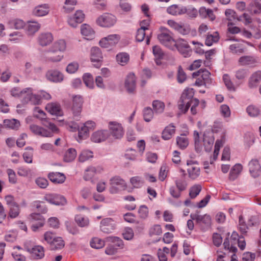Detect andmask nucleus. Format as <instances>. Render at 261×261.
Returning a JSON list of instances; mask_svg holds the SVG:
<instances>
[{
    "label": "nucleus",
    "instance_id": "33",
    "mask_svg": "<svg viewBox=\"0 0 261 261\" xmlns=\"http://www.w3.org/2000/svg\"><path fill=\"white\" fill-rule=\"evenodd\" d=\"M152 53L154 56L155 61L157 65L161 64V60L163 58L164 54L160 46L155 45L152 47Z\"/></svg>",
    "mask_w": 261,
    "mask_h": 261
},
{
    "label": "nucleus",
    "instance_id": "3",
    "mask_svg": "<svg viewBox=\"0 0 261 261\" xmlns=\"http://www.w3.org/2000/svg\"><path fill=\"white\" fill-rule=\"evenodd\" d=\"M117 21L116 16L111 13H105L99 16L96 20V24L102 28H111L114 25Z\"/></svg>",
    "mask_w": 261,
    "mask_h": 261
},
{
    "label": "nucleus",
    "instance_id": "26",
    "mask_svg": "<svg viewBox=\"0 0 261 261\" xmlns=\"http://www.w3.org/2000/svg\"><path fill=\"white\" fill-rule=\"evenodd\" d=\"M45 109L51 115L62 116L63 114L61 106L58 103H49L46 106Z\"/></svg>",
    "mask_w": 261,
    "mask_h": 261
},
{
    "label": "nucleus",
    "instance_id": "45",
    "mask_svg": "<svg viewBox=\"0 0 261 261\" xmlns=\"http://www.w3.org/2000/svg\"><path fill=\"white\" fill-rule=\"evenodd\" d=\"M249 74L248 71L245 69H239L235 72V77L240 83H242Z\"/></svg>",
    "mask_w": 261,
    "mask_h": 261
},
{
    "label": "nucleus",
    "instance_id": "22",
    "mask_svg": "<svg viewBox=\"0 0 261 261\" xmlns=\"http://www.w3.org/2000/svg\"><path fill=\"white\" fill-rule=\"evenodd\" d=\"M49 7L47 4H42L35 7L32 10V15L37 17H42L48 14Z\"/></svg>",
    "mask_w": 261,
    "mask_h": 261
},
{
    "label": "nucleus",
    "instance_id": "24",
    "mask_svg": "<svg viewBox=\"0 0 261 261\" xmlns=\"http://www.w3.org/2000/svg\"><path fill=\"white\" fill-rule=\"evenodd\" d=\"M49 179L55 184H62L66 180V176L60 172H50L47 175Z\"/></svg>",
    "mask_w": 261,
    "mask_h": 261
},
{
    "label": "nucleus",
    "instance_id": "64",
    "mask_svg": "<svg viewBox=\"0 0 261 261\" xmlns=\"http://www.w3.org/2000/svg\"><path fill=\"white\" fill-rule=\"evenodd\" d=\"M130 182L132 186L136 188H140L144 184L143 180L138 176L133 177L130 178Z\"/></svg>",
    "mask_w": 261,
    "mask_h": 261
},
{
    "label": "nucleus",
    "instance_id": "57",
    "mask_svg": "<svg viewBox=\"0 0 261 261\" xmlns=\"http://www.w3.org/2000/svg\"><path fill=\"white\" fill-rule=\"evenodd\" d=\"M9 208V217L11 218H15L18 216L20 211L17 203L10 206Z\"/></svg>",
    "mask_w": 261,
    "mask_h": 261
},
{
    "label": "nucleus",
    "instance_id": "12",
    "mask_svg": "<svg viewBox=\"0 0 261 261\" xmlns=\"http://www.w3.org/2000/svg\"><path fill=\"white\" fill-rule=\"evenodd\" d=\"M85 18V14L82 10H77L74 15L69 17L68 23L72 28H76L79 23H82Z\"/></svg>",
    "mask_w": 261,
    "mask_h": 261
},
{
    "label": "nucleus",
    "instance_id": "17",
    "mask_svg": "<svg viewBox=\"0 0 261 261\" xmlns=\"http://www.w3.org/2000/svg\"><path fill=\"white\" fill-rule=\"evenodd\" d=\"M103 170L101 166L98 165L96 167L90 166L85 170L83 178L85 180H90L95 174L101 173Z\"/></svg>",
    "mask_w": 261,
    "mask_h": 261
},
{
    "label": "nucleus",
    "instance_id": "32",
    "mask_svg": "<svg viewBox=\"0 0 261 261\" xmlns=\"http://www.w3.org/2000/svg\"><path fill=\"white\" fill-rule=\"evenodd\" d=\"M3 123L5 127L15 130L18 129L20 126L19 121L15 119H5Z\"/></svg>",
    "mask_w": 261,
    "mask_h": 261
},
{
    "label": "nucleus",
    "instance_id": "55",
    "mask_svg": "<svg viewBox=\"0 0 261 261\" xmlns=\"http://www.w3.org/2000/svg\"><path fill=\"white\" fill-rule=\"evenodd\" d=\"M202 187L200 185H195L190 189L189 196L191 198H195L200 193Z\"/></svg>",
    "mask_w": 261,
    "mask_h": 261
},
{
    "label": "nucleus",
    "instance_id": "59",
    "mask_svg": "<svg viewBox=\"0 0 261 261\" xmlns=\"http://www.w3.org/2000/svg\"><path fill=\"white\" fill-rule=\"evenodd\" d=\"M143 117L145 121H150L153 117V112L152 110L149 107L145 108L143 110Z\"/></svg>",
    "mask_w": 261,
    "mask_h": 261
},
{
    "label": "nucleus",
    "instance_id": "6",
    "mask_svg": "<svg viewBox=\"0 0 261 261\" xmlns=\"http://www.w3.org/2000/svg\"><path fill=\"white\" fill-rule=\"evenodd\" d=\"M120 36L117 34L109 35L100 39L99 44L103 48H109L116 45L120 40Z\"/></svg>",
    "mask_w": 261,
    "mask_h": 261
},
{
    "label": "nucleus",
    "instance_id": "52",
    "mask_svg": "<svg viewBox=\"0 0 261 261\" xmlns=\"http://www.w3.org/2000/svg\"><path fill=\"white\" fill-rule=\"evenodd\" d=\"M176 143L177 145L181 149H185L189 144V141L187 138L183 135H181L180 136L177 137Z\"/></svg>",
    "mask_w": 261,
    "mask_h": 261
},
{
    "label": "nucleus",
    "instance_id": "48",
    "mask_svg": "<svg viewBox=\"0 0 261 261\" xmlns=\"http://www.w3.org/2000/svg\"><path fill=\"white\" fill-rule=\"evenodd\" d=\"M78 130V142H80L82 140L86 139L89 136V130L84 124L81 127H79Z\"/></svg>",
    "mask_w": 261,
    "mask_h": 261
},
{
    "label": "nucleus",
    "instance_id": "34",
    "mask_svg": "<svg viewBox=\"0 0 261 261\" xmlns=\"http://www.w3.org/2000/svg\"><path fill=\"white\" fill-rule=\"evenodd\" d=\"M23 249L19 246H15L13 249L12 255L17 261H25L26 257L22 254Z\"/></svg>",
    "mask_w": 261,
    "mask_h": 261
},
{
    "label": "nucleus",
    "instance_id": "21",
    "mask_svg": "<svg viewBox=\"0 0 261 261\" xmlns=\"http://www.w3.org/2000/svg\"><path fill=\"white\" fill-rule=\"evenodd\" d=\"M100 229L105 233L111 232L115 229V224L113 219L111 218L102 219L100 223Z\"/></svg>",
    "mask_w": 261,
    "mask_h": 261
},
{
    "label": "nucleus",
    "instance_id": "39",
    "mask_svg": "<svg viewBox=\"0 0 261 261\" xmlns=\"http://www.w3.org/2000/svg\"><path fill=\"white\" fill-rule=\"evenodd\" d=\"M250 174L254 178L258 177L261 173L260 164H248Z\"/></svg>",
    "mask_w": 261,
    "mask_h": 261
},
{
    "label": "nucleus",
    "instance_id": "49",
    "mask_svg": "<svg viewBox=\"0 0 261 261\" xmlns=\"http://www.w3.org/2000/svg\"><path fill=\"white\" fill-rule=\"evenodd\" d=\"M63 122V125H65L67 129H68L69 131L75 132L79 128V125L77 123L74 121H73L70 119L64 121L62 120Z\"/></svg>",
    "mask_w": 261,
    "mask_h": 261
},
{
    "label": "nucleus",
    "instance_id": "42",
    "mask_svg": "<svg viewBox=\"0 0 261 261\" xmlns=\"http://www.w3.org/2000/svg\"><path fill=\"white\" fill-rule=\"evenodd\" d=\"M76 4V0H66L63 7L64 12L66 13L71 12L74 9Z\"/></svg>",
    "mask_w": 261,
    "mask_h": 261
},
{
    "label": "nucleus",
    "instance_id": "63",
    "mask_svg": "<svg viewBox=\"0 0 261 261\" xmlns=\"http://www.w3.org/2000/svg\"><path fill=\"white\" fill-rule=\"evenodd\" d=\"M75 220L78 225L80 227H85L89 225V222L88 218H84L81 216H76Z\"/></svg>",
    "mask_w": 261,
    "mask_h": 261
},
{
    "label": "nucleus",
    "instance_id": "30",
    "mask_svg": "<svg viewBox=\"0 0 261 261\" xmlns=\"http://www.w3.org/2000/svg\"><path fill=\"white\" fill-rule=\"evenodd\" d=\"M175 132V126L173 123L167 126L163 130L162 138L165 140H170L174 135Z\"/></svg>",
    "mask_w": 261,
    "mask_h": 261
},
{
    "label": "nucleus",
    "instance_id": "61",
    "mask_svg": "<svg viewBox=\"0 0 261 261\" xmlns=\"http://www.w3.org/2000/svg\"><path fill=\"white\" fill-rule=\"evenodd\" d=\"M223 80L225 86L229 90L235 91L236 89L234 86L228 74H225L223 76Z\"/></svg>",
    "mask_w": 261,
    "mask_h": 261
},
{
    "label": "nucleus",
    "instance_id": "16",
    "mask_svg": "<svg viewBox=\"0 0 261 261\" xmlns=\"http://www.w3.org/2000/svg\"><path fill=\"white\" fill-rule=\"evenodd\" d=\"M44 199L48 202L57 205H64L66 203L65 197L58 194H46L44 197Z\"/></svg>",
    "mask_w": 261,
    "mask_h": 261
},
{
    "label": "nucleus",
    "instance_id": "60",
    "mask_svg": "<svg viewBox=\"0 0 261 261\" xmlns=\"http://www.w3.org/2000/svg\"><path fill=\"white\" fill-rule=\"evenodd\" d=\"M79 67V64L77 62H72L68 64L66 71L70 74L74 73L77 71Z\"/></svg>",
    "mask_w": 261,
    "mask_h": 261
},
{
    "label": "nucleus",
    "instance_id": "43",
    "mask_svg": "<svg viewBox=\"0 0 261 261\" xmlns=\"http://www.w3.org/2000/svg\"><path fill=\"white\" fill-rule=\"evenodd\" d=\"M93 157V152L89 150H83L79 155V160L81 162H85L89 161Z\"/></svg>",
    "mask_w": 261,
    "mask_h": 261
},
{
    "label": "nucleus",
    "instance_id": "27",
    "mask_svg": "<svg viewBox=\"0 0 261 261\" xmlns=\"http://www.w3.org/2000/svg\"><path fill=\"white\" fill-rule=\"evenodd\" d=\"M37 40L39 45L45 46L52 42L53 37L50 33H42L38 36Z\"/></svg>",
    "mask_w": 261,
    "mask_h": 261
},
{
    "label": "nucleus",
    "instance_id": "53",
    "mask_svg": "<svg viewBox=\"0 0 261 261\" xmlns=\"http://www.w3.org/2000/svg\"><path fill=\"white\" fill-rule=\"evenodd\" d=\"M239 62L242 65H249L254 64L256 61L253 57L247 56L241 57Z\"/></svg>",
    "mask_w": 261,
    "mask_h": 261
},
{
    "label": "nucleus",
    "instance_id": "56",
    "mask_svg": "<svg viewBox=\"0 0 261 261\" xmlns=\"http://www.w3.org/2000/svg\"><path fill=\"white\" fill-rule=\"evenodd\" d=\"M152 107L154 111L156 113H162L165 109L164 102L159 100H154L152 102Z\"/></svg>",
    "mask_w": 261,
    "mask_h": 261
},
{
    "label": "nucleus",
    "instance_id": "54",
    "mask_svg": "<svg viewBox=\"0 0 261 261\" xmlns=\"http://www.w3.org/2000/svg\"><path fill=\"white\" fill-rule=\"evenodd\" d=\"M90 245L95 249L102 248L105 246V241L98 238H94L90 242Z\"/></svg>",
    "mask_w": 261,
    "mask_h": 261
},
{
    "label": "nucleus",
    "instance_id": "25",
    "mask_svg": "<svg viewBox=\"0 0 261 261\" xmlns=\"http://www.w3.org/2000/svg\"><path fill=\"white\" fill-rule=\"evenodd\" d=\"M185 168L191 179H194L200 175V169L198 164H186Z\"/></svg>",
    "mask_w": 261,
    "mask_h": 261
},
{
    "label": "nucleus",
    "instance_id": "28",
    "mask_svg": "<svg viewBox=\"0 0 261 261\" xmlns=\"http://www.w3.org/2000/svg\"><path fill=\"white\" fill-rule=\"evenodd\" d=\"M186 11V7L177 5H172L167 9V13L172 15H182Z\"/></svg>",
    "mask_w": 261,
    "mask_h": 261
},
{
    "label": "nucleus",
    "instance_id": "51",
    "mask_svg": "<svg viewBox=\"0 0 261 261\" xmlns=\"http://www.w3.org/2000/svg\"><path fill=\"white\" fill-rule=\"evenodd\" d=\"M65 243L61 237H56L50 247L51 250L61 249L64 247Z\"/></svg>",
    "mask_w": 261,
    "mask_h": 261
},
{
    "label": "nucleus",
    "instance_id": "38",
    "mask_svg": "<svg viewBox=\"0 0 261 261\" xmlns=\"http://www.w3.org/2000/svg\"><path fill=\"white\" fill-rule=\"evenodd\" d=\"M77 155L76 151L75 149L70 148L65 152L64 155V160L66 162H71L73 161Z\"/></svg>",
    "mask_w": 261,
    "mask_h": 261
},
{
    "label": "nucleus",
    "instance_id": "8",
    "mask_svg": "<svg viewBox=\"0 0 261 261\" xmlns=\"http://www.w3.org/2000/svg\"><path fill=\"white\" fill-rule=\"evenodd\" d=\"M24 249L31 253L32 257L35 259H41L44 256V249L41 246L37 245L31 247L26 243L24 244Z\"/></svg>",
    "mask_w": 261,
    "mask_h": 261
},
{
    "label": "nucleus",
    "instance_id": "15",
    "mask_svg": "<svg viewBox=\"0 0 261 261\" xmlns=\"http://www.w3.org/2000/svg\"><path fill=\"white\" fill-rule=\"evenodd\" d=\"M190 217L192 220H195L197 223L200 225L203 224L205 227H208L211 225V218L208 215H200L198 213L191 214Z\"/></svg>",
    "mask_w": 261,
    "mask_h": 261
},
{
    "label": "nucleus",
    "instance_id": "9",
    "mask_svg": "<svg viewBox=\"0 0 261 261\" xmlns=\"http://www.w3.org/2000/svg\"><path fill=\"white\" fill-rule=\"evenodd\" d=\"M45 77L49 82L55 83L62 82L64 78L63 74L57 69L48 70L45 74Z\"/></svg>",
    "mask_w": 261,
    "mask_h": 261
},
{
    "label": "nucleus",
    "instance_id": "37",
    "mask_svg": "<svg viewBox=\"0 0 261 261\" xmlns=\"http://www.w3.org/2000/svg\"><path fill=\"white\" fill-rule=\"evenodd\" d=\"M116 62L121 66L126 65L129 61V56L126 53H119L116 56Z\"/></svg>",
    "mask_w": 261,
    "mask_h": 261
},
{
    "label": "nucleus",
    "instance_id": "23",
    "mask_svg": "<svg viewBox=\"0 0 261 261\" xmlns=\"http://www.w3.org/2000/svg\"><path fill=\"white\" fill-rule=\"evenodd\" d=\"M66 49V43L63 39H60L53 44L49 48L48 52L55 53L58 51L64 52Z\"/></svg>",
    "mask_w": 261,
    "mask_h": 261
},
{
    "label": "nucleus",
    "instance_id": "44",
    "mask_svg": "<svg viewBox=\"0 0 261 261\" xmlns=\"http://www.w3.org/2000/svg\"><path fill=\"white\" fill-rule=\"evenodd\" d=\"M242 169L241 164H234L230 170L229 178L231 180H234L240 174Z\"/></svg>",
    "mask_w": 261,
    "mask_h": 261
},
{
    "label": "nucleus",
    "instance_id": "19",
    "mask_svg": "<svg viewBox=\"0 0 261 261\" xmlns=\"http://www.w3.org/2000/svg\"><path fill=\"white\" fill-rule=\"evenodd\" d=\"M41 24L36 21H28L26 23L25 31L28 36H34L40 30Z\"/></svg>",
    "mask_w": 261,
    "mask_h": 261
},
{
    "label": "nucleus",
    "instance_id": "5",
    "mask_svg": "<svg viewBox=\"0 0 261 261\" xmlns=\"http://www.w3.org/2000/svg\"><path fill=\"white\" fill-rule=\"evenodd\" d=\"M83 99L81 96L76 95L73 97V104L71 108L73 118L79 120L82 110Z\"/></svg>",
    "mask_w": 261,
    "mask_h": 261
},
{
    "label": "nucleus",
    "instance_id": "14",
    "mask_svg": "<svg viewBox=\"0 0 261 261\" xmlns=\"http://www.w3.org/2000/svg\"><path fill=\"white\" fill-rule=\"evenodd\" d=\"M136 78L135 74L133 73H129L127 75L125 82L124 87L129 93H134L136 88Z\"/></svg>",
    "mask_w": 261,
    "mask_h": 261
},
{
    "label": "nucleus",
    "instance_id": "10",
    "mask_svg": "<svg viewBox=\"0 0 261 261\" xmlns=\"http://www.w3.org/2000/svg\"><path fill=\"white\" fill-rule=\"evenodd\" d=\"M110 184L111 185L110 191L111 193H115L118 192V190L116 187L118 186V188L121 190H124L126 187L125 181L119 176H114L110 180Z\"/></svg>",
    "mask_w": 261,
    "mask_h": 261
},
{
    "label": "nucleus",
    "instance_id": "2",
    "mask_svg": "<svg viewBox=\"0 0 261 261\" xmlns=\"http://www.w3.org/2000/svg\"><path fill=\"white\" fill-rule=\"evenodd\" d=\"M160 42L167 47L174 50L175 49V40L173 39L171 32L166 28H162L158 35Z\"/></svg>",
    "mask_w": 261,
    "mask_h": 261
},
{
    "label": "nucleus",
    "instance_id": "47",
    "mask_svg": "<svg viewBox=\"0 0 261 261\" xmlns=\"http://www.w3.org/2000/svg\"><path fill=\"white\" fill-rule=\"evenodd\" d=\"M250 12L254 14H259L261 12V1L255 0L251 2L249 9Z\"/></svg>",
    "mask_w": 261,
    "mask_h": 261
},
{
    "label": "nucleus",
    "instance_id": "36",
    "mask_svg": "<svg viewBox=\"0 0 261 261\" xmlns=\"http://www.w3.org/2000/svg\"><path fill=\"white\" fill-rule=\"evenodd\" d=\"M81 32L83 36L87 37V39H90L94 37V31L92 28L87 24H83L81 27Z\"/></svg>",
    "mask_w": 261,
    "mask_h": 261
},
{
    "label": "nucleus",
    "instance_id": "13",
    "mask_svg": "<svg viewBox=\"0 0 261 261\" xmlns=\"http://www.w3.org/2000/svg\"><path fill=\"white\" fill-rule=\"evenodd\" d=\"M109 127L112 135L116 139H120L123 136L124 131L120 123L115 121L110 122Z\"/></svg>",
    "mask_w": 261,
    "mask_h": 261
},
{
    "label": "nucleus",
    "instance_id": "62",
    "mask_svg": "<svg viewBox=\"0 0 261 261\" xmlns=\"http://www.w3.org/2000/svg\"><path fill=\"white\" fill-rule=\"evenodd\" d=\"M178 109L184 113H186L190 107V103L187 100L180 98L178 104Z\"/></svg>",
    "mask_w": 261,
    "mask_h": 261
},
{
    "label": "nucleus",
    "instance_id": "35",
    "mask_svg": "<svg viewBox=\"0 0 261 261\" xmlns=\"http://www.w3.org/2000/svg\"><path fill=\"white\" fill-rule=\"evenodd\" d=\"M261 81V71H257L252 74L249 81V86L254 88L257 86Z\"/></svg>",
    "mask_w": 261,
    "mask_h": 261
},
{
    "label": "nucleus",
    "instance_id": "1",
    "mask_svg": "<svg viewBox=\"0 0 261 261\" xmlns=\"http://www.w3.org/2000/svg\"><path fill=\"white\" fill-rule=\"evenodd\" d=\"M43 125L48 128L49 130L34 124H31L29 128L34 135L43 137H51L53 136L54 133H57L58 131L57 127L53 123L48 120H45L44 121Z\"/></svg>",
    "mask_w": 261,
    "mask_h": 261
},
{
    "label": "nucleus",
    "instance_id": "31",
    "mask_svg": "<svg viewBox=\"0 0 261 261\" xmlns=\"http://www.w3.org/2000/svg\"><path fill=\"white\" fill-rule=\"evenodd\" d=\"M8 40L14 43H18L22 41L24 38V34L20 32L15 31L9 35Z\"/></svg>",
    "mask_w": 261,
    "mask_h": 261
},
{
    "label": "nucleus",
    "instance_id": "41",
    "mask_svg": "<svg viewBox=\"0 0 261 261\" xmlns=\"http://www.w3.org/2000/svg\"><path fill=\"white\" fill-rule=\"evenodd\" d=\"M83 80L86 86L90 89L95 87L93 76L90 73H86L83 76Z\"/></svg>",
    "mask_w": 261,
    "mask_h": 261
},
{
    "label": "nucleus",
    "instance_id": "40",
    "mask_svg": "<svg viewBox=\"0 0 261 261\" xmlns=\"http://www.w3.org/2000/svg\"><path fill=\"white\" fill-rule=\"evenodd\" d=\"M219 39V36L218 32H216L212 34H207L205 39V44L206 45L210 46L214 43H216Z\"/></svg>",
    "mask_w": 261,
    "mask_h": 261
},
{
    "label": "nucleus",
    "instance_id": "20",
    "mask_svg": "<svg viewBox=\"0 0 261 261\" xmlns=\"http://www.w3.org/2000/svg\"><path fill=\"white\" fill-rule=\"evenodd\" d=\"M210 72L205 69H200L198 71L193 72L192 74V76L194 78L197 77V76H200L202 80L204 81L205 86H209L213 83V81L210 77Z\"/></svg>",
    "mask_w": 261,
    "mask_h": 261
},
{
    "label": "nucleus",
    "instance_id": "11",
    "mask_svg": "<svg viewBox=\"0 0 261 261\" xmlns=\"http://www.w3.org/2000/svg\"><path fill=\"white\" fill-rule=\"evenodd\" d=\"M175 48H176L184 57L190 56L191 52L188 42L182 39L175 41Z\"/></svg>",
    "mask_w": 261,
    "mask_h": 261
},
{
    "label": "nucleus",
    "instance_id": "50",
    "mask_svg": "<svg viewBox=\"0 0 261 261\" xmlns=\"http://www.w3.org/2000/svg\"><path fill=\"white\" fill-rule=\"evenodd\" d=\"M194 95V89L193 88H187L184 91L180 98L190 102V100L193 99Z\"/></svg>",
    "mask_w": 261,
    "mask_h": 261
},
{
    "label": "nucleus",
    "instance_id": "58",
    "mask_svg": "<svg viewBox=\"0 0 261 261\" xmlns=\"http://www.w3.org/2000/svg\"><path fill=\"white\" fill-rule=\"evenodd\" d=\"M246 112L251 117H256L260 113V110L255 106L250 105L247 107Z\"/></svg>",
    "mask_w": 261,
    "mask_h": 261
},
{
    "label": "nucleus",
    "instance_id": "46",
    "mask_svg": "<svg viewBox=\"0 0 261 261\" xmlns=\"http://www.w3.org/2000/svg\"><path fill=\"white\" fill-rule=\"evenodd\" d=\"M106 242H109L113 243V245L116 248H122L123 246V243L122 240L119 238L116 237H108L105 239Z\"/></svg>",
    "mask_w": 261,
    "mask_h": 261
},
{
    "label": "nucleus",
    "instance_id": "4",
    "mask_svg": "<svg viewBox=\"0 0 261 261\" xmlns=\"http://www.w3.org/2000/svg\"><path fill=\"white\" fill-rule=\"evenodd\" d=\"M23 93H25L24 96V98L21 100V101L23 103H28L30 102L33 105H38L41 104V98L39 95V93L34 94L33 92V89L31 88H27L24 89Z\"/></svg>",
    "mask_w": 261,
    "mask_h": 261
},
{
    "label": "nucleus",
    "instance_id": "7",
    "mask_svg": "<svg viewBox=\"0 0 261 261\" xmlns=\"http://www.w3.org/2000/svg\"><path fill=\"white\" fill-rule=\"evenodd\" d=\"M90 59L92 63H95L94 66L97 68L101 66L103 56L100 49L98 47H92L90 51Z\"/></svg>",
    "mask_w": 261,
    "mask_h": 261
},
{
    "label": "nucleus",
    "instance_id": "18",
    "mask_svg": "<svg viewBox=\"0 0 261 261\" xmlns=\"http://www.w3.org/2000/svg\"><path fill=\"white\" fill-rule=\"evenodd\" d=\"M109 136L110 133L108 130H98L92 134L91 139L94 142L100 143L105 141Z\"/></svg>",
    "mask_w": 261,
    "mask_h": 261
},
{
    "label": "nucleus",
    "instance_id": "29",
    "mask_svg": "<svg viewBox=\"0 0 261 261\" xmlns=\"http://www.w3.org/2000/svg\"><path fill=\"white\" fill-rule=\"evenodd\" d=\"M8 24L10 28L15 30H21L25 29L26 23L22 19L14 18L9 20Z\"/></svg>",
    "mask_w": 261,
    "mask_h": 261
}]
</instances>
